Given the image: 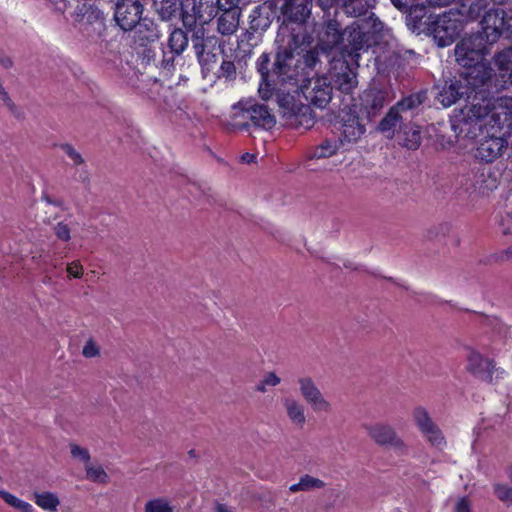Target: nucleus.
Masks as SVG:
<instances>
[{
	"mask_svg": "<svg viewBox=\"0 0 512 512\" xmlns=\"http://www.w3.org/2000/svg\"><path fill=\"white\" fill-rule=\"evenodd\" d=\"M382 29L383 23L373 16L355 20L343 31H341L340 23L332 19L325 25L319 39V46L322 51L327 52V50L340 45L342 57H349L350 61L357 62L360 51L368 48L372 36L380 33Z\"/></svg>",
	"mask_w": 512,
	"mask_h": 512,
	"instance_id": "nucleus-1",
	"label": "nucleus"
},
{
	"mask_svg": "<svg viewBox=\"0 0 512 512\" xmlns=\"http://www.w3.org/2000/svg\"><path fill=\"white\" fill-rule=\"evenodd\" d=\"M310 40L308 33L301 29L296 32L288 25L280 26L276 37L278 50L273 65V75L276 76L277 81L282 83L294 81V86L298 87V78L301 75L300 60L295 59V54L301 55L303 52L301 46L309 44Z\"/></svg>",
	"mask_w": 512,
	"mask_h": 512,
	"instance_id": "nucleus-2",
	"label": "nucleus"
},
{
	"mask_svg": "<svg viewBox=\"0 0 512 512\" xmlns=\"http://www.w3.org/2000/svg\"><path fill=\"white\" fill-rule=\"evenodd\" d=\"M491 37L482 25V31L463 38L455 47L458 64L468 67L483 62L484 56L489 53V46L495 43L489 40Z\"/></svg>",
	"mask_w": 512,
	"mask_h": 512,
	"instance_id": "nucleus-3",
	"label": "nucleus"
},
{
	"mask_svg": "<svg viewBox=\"0 0 512 512\" xmlns=\"http://www.w3.org/2000/svg\"><path fill=\"white\" fill-rule=\"evenodd\" d=\"M465 68L467 71L462 73L460 77L469 89V94H475V100L477 99V94L485 93L486 90L492 87L497 90L499 89L496 87V79H501L499 71L497 70V73L493 74V69L487 63L480 62Z\"/></svg>",
	"mask_w": 512,
	"mask_h": 512,
	"instance_id": "nucleus-4",
	"label": "nucleus"
},
{
	"mask_svg": "<svg viewBox=\"0 0 512 512\" xmlns=\"http://www.w3.org/2000/svg\"><path fill=\"white\" fill-rule=\"evenodd\" d=\"M461 30L462 20L452 10L438 15L428 26V31L440 47L452 44Z\"/></svg>",
	"mask_w": 512,
	"mask_h": 512,
	"instance_id": "nucleus-5",
	"label": "nucleus"
},
{
	"mask_svg": "<svg viewBox=\"0 0 512 512\" xmlns=\"http://www.w3.org/2000/svg\"><path fill=\"white\" fill-rule=\"evenodd\" d=\"M277 101L280 113L288 125L306 128L312 126L313 118L309 106L297 103L290 92L277 94Z\"/></svg>",
	"mask_w": 512,
	"mask_h": 512,
	"instance_id": "nucleus-6",
	"label": "nucleus"
},
{
	"mask_svg": "<svg viewBox=\"0 0 512 512\" xmlns=\"http://www.w3.org/2000/svg\"><path fill=\"white\" fill-rule=\"evenodd\" d=\"M369 438L378 446L393 448L395 451L404 454L407 446L396 430L387 423L377 422L364 425Z\"/></svg>",
	"mask_w": 512,
	"mask_h": 512,
	"instance_id": "nucleus-7",
	"label": "nucleus"
},
{
	"mask_svg": "<svg viewBox=\"0 0 512 512\" xmlns=\"http://www.w3.org/2000/svg\"><path fill=\"white\" fill-rule=\"evenodd\" d=\"M305 99L313 106L324 109L332 99L333 86L325 76L307 79L300 85Z\"/></svg>",
	"mask_w": 512,
	"mask_h": 512,
	"instance_id": "nucleus-8",
	"label": "nucleus"
},
{
	"mask_svg": "<svg viewBox=\"0 0 512 512\" xmlns=\"http://www.w3.org/2000/svg\"><path fill=\"white\" fill-rule=\"evenodd\" d=\"M298 391L306 404L315 413H328L331 403L325 398L315 380L308 375L300 376L296 380Z\"/></svg>",
	"mask_w": 512,
	"mask_h": 512,
	"instance_id": "nucleus-9",
	"label": "nucleus"
},
{
	"mask_svg": "<svg viewBox=\"0 0 512 512\" xmlns=\"http://www.w3.org/2000/svg\"><path fill=\"white\" fill-rule=\"evenodd\" d=\"M144 5L139 0H116L114 20L123 31H132L143 19Z\"/></svg>",
	"mask_w": 512,
	"mask_h": 512,
	"instance_id": "nucleus-10",
	"label": "nucleus"
},
{
	"mask_svg": "<svg viewBox=\"0 0 512 512\" xmlns=\"http://www.w3.org/2000/svg\"><path fill=\"white\" fill-rule=\"evenodd\" d=\"M312 0H285L281 6L284 21L281 26L288 25L291 29H301L307 33L303 24L310 15Z\"/></svg>",
	"mask_w": 512,
	"mask_h": 512,
	"instance_id": "nucleus-11",
	"label": "nucleus"
},
{
	"mask_svg": "<svg viewBox=\"0 0 512 512\" xmlns=\"http://www.w3.org/2000/svg\"><path fill=\"white\" fill-rule=\"evenodd\" d=\"M330 77L334 87L346 94L351 93L358 84L356 72L351 68L346 57L333 59Z\"/></svg>",
	"mask_w": 512,
	"mask_h": 512,
	"instance_id": "nucleus-12",
	"label": "nucleus"
},
{
	"mask_svg": "<svg viewBox=\"0 0 512 512\" xmlns=\"http://www.w3.org/2000/svg\"><path fill=\"white\" fill-rule=\"evenodd\" d=\"M482 25L492 36L489 40L496 42L503 32L512 35V10L494 9L485 13Z\"/></svg>",
	"mask_w": 512,
	"mask_h": 512,
	"instance_id": "nucleus-13",
	"label": "nucleus"
},
{
	"mask_svg": "<svg viewBox=\"0 0 512 512\" xmlns=\"http://www.w3.org/2000/svg\"><path fill=\"white\" fill-rule=\"evenodd\" d=\"M387 93L380 89L365 90L360 96L359 111L362 119L372 121L379 115L386 103Z\"/></svg>",
	"mask_w": 512,
	"mask_h": 512,
	"instance_id": "nucleus-14",
	"label": "nucleus"
},
{
	"mask_svg": "<svg viewBox=\"0 0 512 512\" xmlns=\"http://www.w3.org/2000/svg\"><path fill=\"white\" fill-rule=\"evenodd\" d=\"M487 124L499 129H512V97L492 98L491 116Z\"/></svg>",
	"mask_w": 512,
	"mask_h": 512,
	"instance_id": "nucleus-15",
	"label": "nucleus"
},
{
	"mask_svg": "<svg viewBox=\"0 0 512 512\" xmlns=\"http://www.w3.org/2000/svg\"><path fill=\"white\" fill-rule=\"evenodd\" d=\"M467 370L476 378L488 383L493 382V374L497 371L493 360L472 349L467 354Z\"/></svg>",
	"mask_w": 512,
	"mask_h": 512,
	"instance_id": "nucleus-16",
	"label": "nucleus"
},
{
	"mask_svg": "<svg viewBox=\"0 0 512 512\" xmlns=\"http://www.w3.org/2000/svg\"><path fill=\"white\" fill-rule=\"evenodd\" d=\"M365 121L357 111H342L341 137L343 141L355 142L365 133Z\"/></svg>",
	"mask_w": 512,
	"mask_h": 512,
	"instance_id": "nucleus-17",
	"label": "nucleus"
},
{
	"mask_svg": "<svg viewBox=\"0 0 512 512\" xmlns=\"http://www.w3.org/2000/svg\"><path fill=\"white\" fill-rule=\"evenodd\" d=\"M464 97L471 98V95L461 77L446 81L437 93V99L444 107H450Z\"/></svg>",
	"mask_w": 512,
	"mask_h": 512,
	"instance_id": "nucleus-18",
	"label": "nucleus"
},
{
	"mask_svg": "<svg viewBox=\"0 0 512 512\" xmlns=\"http://www.w3.org/2000/svg\"><path fill=\"white\" fill-rule=\"evenodd\" d=\"M507 147L506 133L504 137H488L480 142L476 156L485 162H492L501 156Z\"/></svg>",
	"mask_w": 512,
	"mask_h": 512,
	"instance_id": "nucleus-19",
	"label": "nucleus"
},
{
	"mask_svg": "<svg viewBox=\"0 0 512 512\" xmlns=\"http://www.w3.org/2000/svg\"><path fill=\"white\" fill-rule=\"evenodd\" d=\"M493 60L501 78L500 80L496 79V87L507 88L512 86V47L495 54Z\"/></svg>",
	"mask_w": 512,
	"mask_h": 512,
	"instance_id": "nucleus-20",
	"label": "nucleus"
},
{
	"mask_svg": "<svg viewBox=\"0 0 512 512\" xmlns=\"http://www.w3.org/2000/svg\"><path fill=\"white\" fill-rule=\"evenodd\" d=\"M223 0H218L219 8L223 11L218 17V31L222 35H231L236 32L240 20V8L231 3L229 7L225 8L222 3Z\"/></svg>",
	"mask_w": 512,
	"mask_h": 512,
	"instance_id": "nucleus-21",
	"label": "nucleus"
},
{
	"mask_svg": "<svg viewBox=\"0 0 512 512\" xmlns=\"http://www.w3.org/2000/svg\"><path fill=\"white\" fill-rule=\"evenodd\" d=\"M281 403L289 421L296 427L303 428L307 422L304 404L294 396L283 397Z\"/></svg>",
	"mask_w": 512,
	"mask_h": 512,
	"instance_id": "nucleus-22",
	"label": "nucleus"
},
{
	"mask_svg": "<svg viewBox=\"0 0 512 512\" xmlns=\"http://www.w3.org/2000/svg\"><path fill=\"white\" fill-rule=\"evenodd\" d=\"M492 107V98H487L484 93L473 96V102L468 111L464 112V117L467 122H479L485 119L490 120Z\"/></svg>",
	"mask_w": 512,
	"mask_h": 512,
	"instance_id": "nucleus-23",
	"label": "nucleus"
},
{
	"mask_svg": "<svg viewBox=\"0 0 512 512\" xmlns=\"http://www.w3.org/2000/svg\"><path fill=\"white\" fill-rule=\"evenodd\" d=\"M250 29L256 33H262L266 31L273 19H274V11L271 5L264 3L256 6L250 16Z\"/></svg>",
	"mask_w": 512,
	"mask_h": 512,
	"instance_id": "nucleus-24",
	"label": "nucleus"
},
{
	"mask_svg": "<svg viewBox=\"0 0 512 512\" xmlns=\"http://www.w3.org/2000/svg\"><path fill=\"white\" fill-rule=\"evenodd\" d=\"M249 120L257 127L271 129L276 124L275 116L263 104L250 105Z\"/></svg>",
	"mask_w": 512,
	"mask_h": 512,
	"instance_id": "nucleus-25",
	"label": "nucleus"
},
{
	"mask_svg": "<svg viewBox=\"0 0 512 512\" xmlns=\"http://www.w3.org/2000/svg\"><path fill=\"white\" fill-rule=\"evenodd\" d=\"M344 11L347 15L352 17H356L359 19H367L370 16L375 17L374 13H369V8L371 7L368 3V0H341Z\"/></svg>",
	"mask_w": 512,
	"mask_h": 512,
	"instance_id": "nucleus-26",
	"label": "nucleus"
},
{
	"mask_svg": "<svg viewBox=\"0 0 512 512\" xmlns=\"http://www.w3.org/2000/svg\"><path fill=\"white\" fill-rule=\"evenodd\" d=\"M446 238H452L455 245L459 244V238L450 223L443 222L430 227L427 230V239L443 242Z\"/></svg>",
	"mask_w": 512,
	"mask_h": 512,
	"instance_id": "nucleus-27",
	"label": "nucleus"
},
{
	"mask_svg": "<svg viewBox=\"0 0 512 512\" xmlns=\"http://www.w3.org/2000/svg\"><path fill=\"white\" fill-rule=\"evenodd\" d=\"M179 0H153L154 11L163 21L175 18L180 9Z\"/></svg>",
	"mask_w": 512,
	"mask_h": 512,
	"instance_id": "nucleus-28",
	"label": "nucleus"
},
{
	"mask_svg": "<svg viewBox=\"0 0 512 512\" xmlns=\"http://www.w3.org/2000/svg\"><path fill=\"white\" fill-rule=\"evenodd\" d=\"M461 8L458 17L465 16L470 20H475L481 16L488 6V0H461Z\"/></svg>",
	"mask_w": 512,
	"mask_h": 512,
	"instance_id": "nucleus-29",
	"label": "nucleus"
},
{
	"mask_svg": "<svg viewBox=\"0 0 512 512\" xmlns=\"http://www.w3.org/2000/svg\"><path fill=\"white\" fill-rule=\"evenodd\" d=\"M407 119L394 105L390 108L385 117L380 121L378 129L381 132H394L395 128L401 127L402 122Z\"/></svg>",
	"mask_w": 512,
	"mask_h": 512,
	"instance_id": "nucleus-30",
	"label": "nucleus"
},
{
	"mask_svg": "<svg viewBox=\"0 0 512 512\" xmlns=\"http://www.w3.org/2000/svg\"><path fill=\"white\" fill-rule=\"evenodd\" d=\"M250 114V105L243 104L242 102L238 103L233 107V111H231V121L227 124L232 129H246L248 127V120Z\"/></svg>",
	"mask_w": 512,
	"mask_h": 512,
	"instance_id": "nucleus-31",
	"label": "nucleus"
},
{
	"mask_svg": "<svg viewBox=\"0 0 512 512\" xmlns=\"http://www.w3.org/2000/svg\"><path fill=\"white\" fill-rule=\"evenodd\" d=\"M134 29L138 39L143 42H153L160 36L157 25L148 18H143Z\"/></svg>",
	"mask_w": 512,
	"mask_h": 512,
	"instance_id": "nucleus-32",
	"label": "nucleus"
},
{
	"mask_svg": "<svg viewBox=\"0 0 512 512\" xmlns=\"http://www.w3.org/2000/svg\"><path fill=\"white\" fill-rule=\"evenodd\" d=\"M168 46L172 53L180 55L188 46L187 33L180 28L174 29L169 36Z\"/></svg>",
	"mask_w": 512,
	"mask_h": 512,
	"instance_id": "nucleus-33",
	"label": "nucleus"
},
{
	"mask_svg": "<svg viewBox=\"0 0 512 512\" xmlns=\"http://www.w3.org/2000/svg\"><path fill=\"white\" fill-rule=\"evenodd\" d=\"M325 486L324 481L311 475L305 474L302 476L298 483L289 487L290 492L296 493L299 491H312L321 489Z\"/></svg>",
	"mask_w": 512,
	"mask_h": 512,
	"instance_id": "nucleus-34",
	"label": "nucleus"
},
{
	"mask_svg": "<svg viewBox=\"0 0 512 512\" xmlns=\"http://www.w3.org/2000/svg\"><path fill=\"white\" fill-rule=\"evenodd\" d=\"M421 434L425 437L431 446L439 450H443L446 446V439L444 434L436 423L421 432Z\"/></svg>",
	"mask_w": 512,
	"mask_h": 512,
	"instance_id": "nucleus-35",
	"label": "nucleus"
},
{
	"mask_svg": "<svg viewBox=\"0 0 512 512\" xmlns=\"http://www.w3.org/2000/svg\"><path fill=\"white\" fill-rule=\"evenodd\" d=\"M85 472L86 478L94 483L105 485L110 481L109 475L101 465H94L89 462L85 465Z\"/></svg>",
	"mask_w": 512,
	"mask_h": 512,
	"instance_id": "nucleus-36",
	"label": "nucleus"
},
{
	"mask_svg": "<svg viewBox=\"0 0 512 512\" xmlns=\"http://www.w3.org/2000/svg\"><path fill=\"white\" fill-rule=\"evenodd\" d=\"M35 503L44 510L56 511L60 501L58 497L51 492L35 493Z\"/></svg>",
	"mask_w": 512,
	"mask_h": 512,
	"instance_id": "nucleus-37",
	"label": "nucleus"
},
{
	"mask_svg": "<svg viewBox=\"0 0 512 512\" xmlns=\"http://www.w3.org/2000/svg\"><path fill=\"white\" fill-rule=\"evenodd\" d=\"M412 417L416 427L420 432H423L424 430L435 424V422L429 415L428 411L422 406L414 408L412 412Z\"/></svg>",
	"mask_w": 512,
	"mask_h": 512,
	"instance_id": "nucleus-38",
	"label": "nucleus"
},
{
	"mask_svg": "<svg viewBox=\"0 0 512 512\" xmlns=\"http://www.w3.org/2000/svg\"><path fill=\"white\" fill-rule=\"evenodd\" d=\"M144 512H175L171 501L164 497L151 499L145 503Z\"/></svg>",
	"mask_w": 512,
	"mask_h": 512,
	"instance_id": "nucleus-39",
	"label": "nucleus"
},
{
	"mask_svg": "<svg viewBox=\"0 0 512 512\" xmlns=\"http://www.w3.org/2000/svg\"><path fill=\"white\" fill-rule=\"evenodd\" d=\"M338 150V145L336 141L325 140L317 147H315L311 158L321 159L328 158L336 154Z\"/></svg>",
	"mask_w": 512,
	"mask_h": 512,
	"instance_id": "nucleus-40",
	"label": "nucleus"
},
{
	"mask_svg": "<svg viewBox=\"0 0 512 512\" xmlns=\"http://www.w3.org/2000/svg\"><path fill=\"white\" fill-rule=\"evenodd\" d=\"M404 146L415 150L421 144V131L419 126L406 127L404 129Z\"/></svg>",
	"mask_w": 512,
	"mask_h": 512,
	"instance_id": "nucleus-41",
	"label": "nucleus"
},
{
	"mask_svg": "<svg viewBox=\"0 0 512 512\" xmlns=\"http://www.w3.org/2000/svg\"><path fill=\"white\" fill-rule=\"evenodd\" d=\"M422 102V96L420 94H414L399 101L395 106L397 107V109L401 111V113L404 116H406L408 112H411L418 108L422 104Z\"/></svg>",
	"mask_w": 512,
	"mask_h": 512,
	"instance_id": "nucleus-42",
	"label": "nucleus"
},
{
	"mask_svg": "<svg viewBox=\"0 0 512 512\" xmlns=\"http://www.w3.org/2000/svg\"><path fill=\"white\" fill-rule=\"evenodd\" d=\"M0 497L10 506L20 510L21 512H33L31 504L20 500L16 496L0 489Z\"/></svg>",
	"mask_w": 512,
	"mask_h": 512,
	"instance_id": "nucleus-43",
	"label": "nucleus"
},
{
	"mask_svg": "<svg viewBox=\"0 0 512 512\" xmlns=\"http://www.w3.org/2000/svg\"><path fill=\"white\" fill-rule=\"evenodd\" d=\"M493 491L499 501L507 507L512 506V486L505 483H494Z\"/></svg>",
	"mask_w": 512,
	"mask_h": 512,
	"instance_id": "nucleus-44",
	"label": "nucleus"
},
{
	"mask_svg": "<svg viewBox=\"0 0 512 512\" xmlns=\"http://www.w3.org/2000/svg\"><path fill=\"white\" fill-rule=\"evenodd\" d=\"M301 49L303 50L302 61L305 68L315 69L317 64L320 63L319 51L321 50V48L315 47L313 49L305 51L303 46H301Z\"/></svg>",
	"mask_w": 512,
	"mask_h": 512,
	"instance_id": "nucleus-45",
	"label": "nucleus"
},
{
	"mask_svg": "<svg viewBox=\"0 0 512 512\" xmlns=\"http://www.w3.org/2000/svg\"><path fill=\"white\" fill-rule=\"evenodd\" d=\"M270 58L269 55L263 53L257 60V70L261 75L263 81H267L269 78L276 77L273 72L269 70Z\"/></svg>",
	"mask_w": 512,
	"mask_h": 512,
	"instance_id": "nucleus-46",
	"label": "nucleus"
},
{
	"mask_svg": "<svg viewBox=\"0 0 512 512\" xmlns=\"http://www.w3.org/2000/svg\"><path fill=\"white\" fill-rule=\"evenodd\" d=\"M236 76V67L234 62L224 59L218 71V78L234 79Z\"/></svg>",
	"mask_w": 512,
	"mask_h": 512,
	"instance_id": "nucleus-47",
	"label": "nucleus"
},
{
	"mask_svg": "<svg viewBox=\"0 0 512 512\" xmlns=\"http://www.w3.org/2000/svg\"><path fill=\"white\" fill-rule=\"evenodd\" d=\"M82 24H96L99 28L103 26V18L99 11H95L91 8L87 9L82 16Z\"/></svg>",
	"mask_w": 512,
	"mask_h": 512,
	"instance_id": "nucleus-48",
	"label": "nucleus"
},
{
	"mask_svg": "<svg viewBox=\"0 0 512 512\" xmlns=\"http://www.w3.org/2000/svg\"><path fill=\"white\" fill-rule=\"evenodd\" d=\"M70 453L72 457L81 460L84 465L90 462L91 456L88 449L83 448L75 443L70 444Z\"/></svg>",
	"mask_w": 512,
	"mask_h": 512,
	"instance_id": "nucleus-49",
	"label": "nucleus"
},
{
	"mask_svg": "<svg viewBox=\"0 0 512 512\" xmlns=\"http://www.w3.org/2000/svg\"><path fill=\"white\" fill-rule=\"evenodd\" d=\"M64 153L73 161L74 165L84 164L85 160L82 155L70 144L66 143L61 145Z\"/></svg>",
	"mask_w": 512,
	"mask_h": 512,
	"instance_id": "nucleus-50",
	"label": "nucleus"
},
{
	"mask_svg": "<svg viewBox=\"0 0 512 512\" xmlns=\"http://www.w3.org/2000/svg\"><path fill=\"white\" fill-rule=\"evenodd\" d=\"M53 231L56 237L61 241L68 242L71 239V230L64 222H58L53 227Z\"/></svg>",
	"mask_w": 512,
	"mask_h": 512,
	"instance_id": "nucleus-51",
	"label": "nucleus"
},
{
	"mask_svg": "<svg viewBox=\"0 0 512 512\" xmlns=\"http://www.w3.org/2000/svg\"><path fill=\"white\" fill-rule=\"evenodd\" d=\"M489 261L497 264H501L506 261L512 262V246L508 247L506 250L492 254Z\"/></svg>",
	"mask_w": 512,
	"mask_h": 512,
	"instance_id": "nucleus-52",
	"label": "nucleus"
},
{
	"mask_svg": "<svg viewBox=\"0 0 512 512\" xmlns=\"http://www.w3.org/2000/svg\"><path fill=\"white\" fill-rule=\"evenodd\" d=\"M277 80L273 78H269L267 81H263L259 86L258 92L263 100H268L273 94V87L271 82L275 83Z\"/></svg>",
	"mask_w": 512,
	"mask_h": 512,
	"instance_id": "nucleus-53",
	"label": "nucleus"
},
{
	"mask_svg": "<svg viewBox=\"0 0 512 512\" xmlns=\"http://www.w3.org/2000/svg\"><path fill=\"white\" fill-rule=\"evenodd\" d=\"M99 346L92 340L89 339L82 350V354L86 358H92L99 355Z\"/></svg>",
	"mask_w": 512,
	"mask_h": 512,
	"instance_id": "nucleus-54",
	"label": "nucleus"
},
{
	"mask_svg": "<svg viewBox=\"0 0 512 512\" xmlns=\"http://www.w3.org/2000/svg\"><path fill=\"white\" fill-rule=\"evenodd\" d=\"M454 512H471V503L467 497H460L454 505Z\"/></svg>",
	"mask_w": 512,
	"mask_h": 512,
	"instance_id": "nucleus-55",
	"label": "nucleus"
},
{
	"mask_svg": "<svg viewBox=\"0 0 512 512\" xmlns=\"http://www.w3.org/2000/svg\"><path fill=\"white\" fill-rule=\"evenodd\" d=\"M66 270L69 275L75 278H80L83 275V266L78 261L68 264Z\"/></svg>",
	"mask_w": 512,
	"mask_h": 512,
	"instance_id": "nucleus-56",
	"label": "nucleus"
},
{
	"mask_svg": "<svg viewBox=\"0 0 512 512\" xmlns=\"http://www.w3.org/2000/svg\"><path fill=\"white\" fill-rule=\"evenodd\" d=\"M193 47L195 49V53L198 57V60L202 61L201 58L203 57V54L205 53L203 40L199 37H196L195 39H193Z\"/></svg>",
	"mask_w": 512,
	"mask_h": 512,
	"instance_id": "nucleus-57",
	"label": "nucleus"
},
{
	"mask_svg": "<svg viewBox=\"0 0 512 512\" xmlns=\"http://www.w3.org/2000/svg\"><path fill=\"white\" fill-rule=\"evenodd\" d=\"M201 59H202V61H199V62L202 65L203 70L209 71L210 70V63H215L216 56H215V54H211V53L205 54L204 53L203 57Z\"/></svg>",
	"mask_w": 512,
	"mask_h": 512,
	"instance_id": "nucleus-58",
	"label": "nucleus"
},
{
	"mask_svg": "<svg viewBox=\"0 0 512 512\" xmlns=\"http://www.w3.org/2000/svg\"><path fill=\"white\" fill-rule=\"evenodd\" d=\"M263 380L268 386H277L281 382V379L274 372H269Z\"/></svg>",
	"mask_w": 512,
	"mask_h": 512,
	"instance_id": "nucleus-59",
	"label": "nucleus"
},
{
	"mask_svg": "<svg viewBox=\"0 0 512 512\" xmlns=\"http://www.w3.org/2000/svg\"><path fill=\"white\" fill-rule=\"evenodd\" d=\"M0 64L6 68L9 69L13 66V61L10 57L5 55H0Z\"/></svg>",
	"mask_w": 512,
	"mask_h": 512,
	"instance_id": "nucleus-60",
	"label": "nucleus"
},
{
	"mask_svg": "<svg viewBox=\"0 0 512 512\" xmlns=\"http://www.w3.org/2000/svg\"><path fill=\"white\" fill-rule=\"evenodd\" d=\"M334 2H341V0H318L320 7L324 10L332 7Z\"/></svg>",
	"mask_w": 512,
	"mask_h": 512,
	"instance_id": "nucleus-61",
	"label": "nucleus"
},
{
	"mask_svg": "<svg viewBox=\"0 0 512 512\" xmlns=\"http://www.w3.org/2000/svg\"><path fill=\"white\" fill-rule=\"evenodd\" d=\"M255 159H256V155L250 154V153H244L241 156V161L244 163H248V164L254 162Z\"/></svg>",
	"mask_w": 512,
	"mask_h": 512,
	"instance_id": "nucleus-62",
	"label": "nucleus"
},
{
	"mask_svg": "<svg viewBox=\"0 0 512 512\" xmlns=\"http://www.w3.org/2000/svg\"><path fill=\"white\" fill-rule=\"evenodd\" d=\"M392 3L399 9L410 6L409 0H391Z\"/></svg>",
	"mask_w": 512,
	"mask_h": 512,
	"instance_id": "nucleus-63",
	"label": "nucleus"
},
{
	"mask_svg": "<svg viewBox=\"0 0 512 512\" xmlns=\"http://www.w3.org/2000/svg\"><path fill=\"white\" fill-rule=\"evenodd\" d=\"M215 512H232L229 507H227L225 504H216L215 506Z\"/></svg>",
	"mask_w": 512,
	"mask_h": 512,
	"instance_id": "nucleus-64",
	"label": "nucleus"
}]
</instances>
